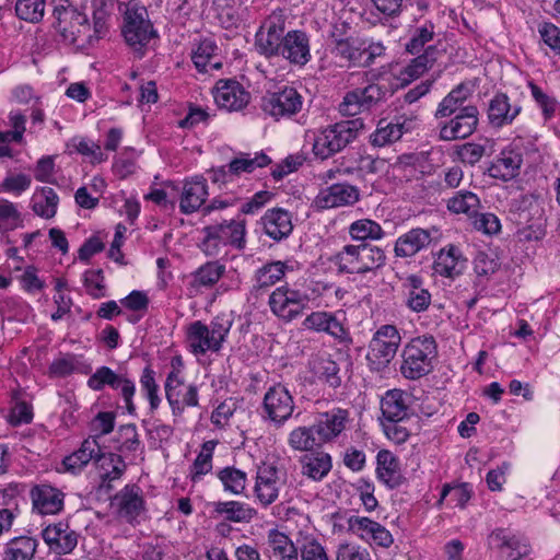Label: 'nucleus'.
<instances>
[{
    "label": "nucleus",
    "instance_id": "obj_1",
    "mask_svg": "<svg viewBox=\"0 0 560 560\" xmlns=\"http://www.w3.org/2000/svg\"><path fill=\"white\" fill-rule=\"evenodd\" d=\"M55 27L71 44L91 46L108 34V0H93V24L86 14L70 4L68 0H52Z\"/></svg>",
    "mask_w": 560,
    "mask_h": 560
},
{
    "label": "nucleus",
    "instance_id": "obj_2",
    "mask_svg": "<svg viewBox=\"0 0 560 560\" xmlns=\"http://www.w3.org/2000/svg\"><path fill=\"white\" fill-rule=\"evenodd\" d=\"M405 49L417 57L402 71V84L419 78L445 51L439 34L435 32V24L430 20L418 22L409 27Z\"/></svg>",
    "mask_w": 560,
    "mask_h": 560
},
{
    "label": "nucleus",
    "instance_id": "obj_3",
    "mask_svg": "<svg viewBox=\"0 0 560 560\" xmlns=\"http://www.w3.org/2000/svg\"><path fill=\"white\" fill-rule=\"evenodd\" d=\"M330 261L337 267L339 273L364 275L382 268L386 262L385 252L368 243L346 245L335 254Z\"/></svg>",
    "mask_w": 560,
    "mask_h": 560
},
{
    "label": "nucleus",
    "instance_id": "obj_4",
    "mask_svg": "<svg viewBox=\"0 0 560 560\" xmlns=\"http://www.w3.org/2000/svg\"><path fill=\"white\" fill-rule=\"evenodd\" d=\"M436 355L438 346L432 336L412 338L401 352L400 372L408 380H418L432 371Z\"/></svg>",
    "mask_w": 560,
    "mask_h": 560
},
{
    "label": "nucleus",
    "instance_id": "obj_5",
    "mask_svg": "<svg viewBox=\"0 0 560 560\" xmlns=\"http://www.w3.org/2000/svg\"><path fill=\"white\" fill-rule=\"evenodd\" d=\"M363 127L364 124L360 118L328 126L316 135L313 144L314 154L322 160L330 158L351 143Z\"/></svg>",
    "mask_w": 560,
    "mask_h": 560
},
{
    "label": "nucleus",
    "instance_id": "obj_6",
    "mask_svg": "<svg viewBox=\"0 0 560 560\" xmlns=\"http://www.w3.org/2000/svg\"><path fill=\"white\" fill-rule=\"evenodd\" d=\"M401 341L400 334L394 325H382L370 340L365 355L368 366L373 372L385 371L393 359Z\"/></svg>",
    "mask_w": 560,
    "mask_h": 560
},
{
    "label": "nucleus",
    "instance_id": "obj_7",
    "mask_svg": "<svg viewBox=\"0 0 560 560\" xmlns=\"http://www.w3.org/2000/svg\"><path fill=\"white\" fill-rule=\"evenodd\" d=\"M205 238L201 243V249L207 256H217L221 247L232 246L236 249H243L246 245L245 222L234 221L209 225L203 229Z\"/></svg>",
    "mask_w": 560,
    "mask_h": 560
},
{
    "label": "nucleus",
    "instance_id": "obj_8",
    "mask_svg": "<svg viewBox=\"0 0 560 560\" xmlns=\"http://www.w3.org/2000/svg\"><path fill=\"white\" fill-rule=\"evenodd\" d=\"M310 298L305 292L288 284L277 288L269 295L268 305L273 315L289 323L301 316L308 306Z\"/></svg>",
    "mask_w": 560,
    "mask_h": 560
},
{
    "label": "nucleus",
    "instance_id": "obj_9",
    "mask_svg": "<svg viewBox=\"0 0 560 560\" xmlns=\"http://www.w3.org/2000/svg\"><path fill=\"white\" fill-rule=\"evenodd\" d=\"M387 88L380 84H369L365 88H357L349 91L339 104V112L343 116H355L364 112H371L385 102Z\"/></svg>",
    "mask_w": 560,
    "mask_h": 560
},
{
    "label": "nucleus",
    "instance_id": "obj_10",
    "mask_svg": "<svg viewBox=\"0 0 560 560\" xmlns=\"http://www.w3.org/2000/svg\"><path fill=\"white\" fill-rule=\"evenodd\" d=\"M295 409L293 396L285 386L278 383L268 388L262 399V417L281 428Z\"/></svg>",
    "mask_w": 560,
    "mask_h": 560
},
{
    "label": "nucleus",
    "instance_id": "obj_11",
    "mask_svg": "<svg viewBox=\"0 0 560 560\" xmlns=\"http://www.w3.org/2000/svg\"><path fill=\"white\" fill-rule=\"evenodd\" d=\"M122 35L126 43L132 47L136 52H139V56L141 57L143 55V47L155 35L153 26L148 20V12L144 8H128L126 10Z\"/></svg>",
    "mask_w": 560,
    "mask_h": 560
},
{
    "label": "nucleus",
    "instance_id": "obj_12",
    "mask_svg": "<svg viewBox=\"0 0 560 560\" xmlns=\"http://www.w3.org/2000/svg\"><path fill=\"white\" fill-rule=\"evenodd\" d=\"M88 386L96 392L104 389L105 386H109L115 390L119 389L127 411L135 413L136 407L132 402V397L136 393V386L126 375L118 374L108 366H101L89 377Z\"/></svg>",
    "mask_w": 560,
    "mask_h": 560
},
{
    "label": "nucleus",
    "instance_id": "obj_13",
    "mask_svg": "<svg viewBox=\"0 0 560 560\" xmlns=\"http://www.w3.org/2000/svg\"><path fill=\"white\" fill-rule=\"evenodd\" d=\"M285 21L280 14H272L256 33L255 46L266 58L280 57L284 40Z\"/></svg>",
    "mask_w": 560,
    "mask_h": 560
},
{
    "label": "nucleus",
    "instance_id": "obj_14",
    "mask_svg": "<svg viewBox=\"0 0 560 560\" xmlns=\"http://www.w3.org/2000/svg\"><path fill=\"white\" fill-rule=\"evenodd\" d=\"M303 106V96L292 86H284L282 90L269 93L262 97V110L279 119L291 117L298 114Z\"/></svg>",
    "mask_w": 560,
    "mask_h": 560
},
{
    "label": "nucleus",
    "instance_id": "obj_15",
    "mask_svg": "<svg viewBox=\"0 0 560 560\" xmlns=\"http://www.w3.org/2000/svg\"><path fill=\"white\" fill-rule=\"evenodd\" d=\"M303 326L306 329L328 334L341 343L350 345L352 342L349 330L335 313L322 311L312 312L304 319Z\"/></svg>",
    "mask_w": 560,
    "mask_h": 560
},
{
    "label": "nucleus",
    "instance_id": "obj_16",
    "mask_svg": "<svg viewBox=\"0 0 560 560\" xmlns=\"http://www.w3.org/2000/svg\"><path fill=\"white\" fill-rule=\"evenodd\" d=\"M477 124V107L467 105L465 108H462L454 118L440 127V139L444 141L465 139L474 133Z\"/></svg>",
    "mask_w": 560,
    "mask_h": 560
},
{
    "label": "nucleus",
    "instance_id": "obj_17",
    "mask_svg": "<svg viewBox=\"0 0 560 560\" xmlns=\"http://www.w3.org/2000/svg\"><path fill=\"white\" fill-rule=\"evenodd\" d=\"M349 411L342 408H332L318 415L313 424L318 441L327 443L338 438L349 423Z\"/></svg>",
    "mask_w": 560,
    "mask_h": 560
},
{
    "label": "nucleus",
    "instance_id": "obj_18",
    "mask_svg": "<svg viewBox=\"0 0 560 560\" xmlns=\"http://www.w3.org/2000/svg\"><path fill=\"white\" fill-rule=\"evenodd\" d=\"M213 97L220 108L240 110L249 102V93L235 80H220L213 89Z\"/></svg>",
    "mask_w": 560,
    "mask_h": 560
},
{
    "label": "nucleus",
    "instance_id": "obj_19",
    "mask_svg": "<svg viewBox=\"0 0 560 560\" xmlns=\"http://www.w3.org/2000/svg\"><path fill=\"white\" fill-rule=\"evenodd\" d=\"M360 199L359 189L347 183L334 184L322 189L315 198V203L320 209L352 206Z\"/></svg>",
    "mask_w": 560,
    "mask_h": 560
},
{
    "label": "nucleus",
    "instance_id": "obj_20",
    "mask_svg": "<svg viewBox=\"0 0 560 560\" xmlns=\"http://www.w3.org/2000/svg\"><path fill=\"white\" fill-rule=\"evenodd\" d=\"M280 56L290 63L304 66L311 60L310 38L300 30L289 31L282 43Z\"/></svg>",
    "mask_w": 560,
    "mask_h": 560
},
{
    "label": "nucleus",
    "instance_id": "obj_21",
    "mask_svg": "<svg viewBox=\"0 0 560 560\" xmlns=\"http://www.w3.org/2000/svg\"><path fill=\"white\" fill-rule=\"evenodd\" d=\"M33 512L40 515H54L63 506V493L48 485L35 486L31 490Z\"/></svg>",
    "mask_w": 560,
    "mask_h": 560
},
{
    "label": "nucleus",
    "instance_id": "obj_22",
    "mask_svg": "<svg viewBox=\"0 0 560 560\" xmlns=\"http://www.w3.org/2000/svg\"><path fill=\"white\" fill-rule=\"evenodd\" d=\"M208 197L207 182L202 177H194L190 180H185L180 200L179 209L184 214H190L201 208Z\"/></svg>",
    "mask_w": 560,
    "mask_h": 560
},
{
    "label": "nucleus",
    "instance_id": "obj_23",
    "mask_svg": "<svg viewBox=\"0 0 560 560\" xmlns=\"http://www.w3.org/2000/svg\"><path fill=\"white\" fill-rule=\"evenodd\" d=\"M187 342L191 352L196 355L205 354L207 351L218 352L221 345L211 335L208 325L200 320L194 322L187 329Z\"/></svg>",
    "mask_w": 560,
    "mask_h": 560
},
{
    "label": "nucleus",
    "instance_id": "obj_24",
    "mask_svg": "<svg viewBox=\"0 0 560 560\" xmlns=\"http://www.w3.org/2000/svg\"><path fill=\"white\" fill-rule=\"evenodd\" d=\"M261 221L265 233L277 242L287 238L293 230L291 214L281 208L267 210Z\"/></svg>",
    "mask_w": 560,
    "mask_h": 560
},
{
    "label": "nucleus",
    "instance_id": "obj_25",
    "mask_svg": "<svg viewBox=\"0 0 560 560\" xmlns=\"http://www.w3.org/2000/svg\"><path fill=\"white\" fill-rule=\"evenodd\" d=\"M310 370L323 384L332 389L339 388L342 383L339 364L330 355H317L310 361Z\"/></svg>",
    "mask_w": 560,
    "mask_h": 560
},
{
    "label": "nucleus",
    "instance_id": "obj_26",
    "mask_svg": "<svg viewBox=\"0 0 560 560\" xmlns=\"http://www.w3.org/2000/svg\"><path fill=\"white\" fill-rule=\"evenodd\" d=\"M432 241L431 232L424 229H411L400 235L395 244V255L398 257H411L427 247Z\"/></svg>",
    "mask_w": 560,
    "mask_h": 560
},
{
    "label": "nucleus",
    "instance_id": "obj_27",
    "mask_svg": "<svg viewBox=\"0 0 560 560\" xmlns=\"http://www.w3.org/2000/svg\"><path fill=\"white\" fill-rule=\"evenodd\" d=\"M78 534L71 527H44L43 538L58 555L71 552L78 545Z\"/></svg>",
    "mask_w": 560,
    "mask_h": 560
},
{
    "label": "nucleus",
    "instance_id": "obj_28",
    "mask_svg": "<svg viewBox=\"0 0 560 560\" xmlns=\"http://www.w3.org/2000/svg\"><path fill=\"white\" fill-rule=\"evenodd\" d=\"M95 464L100 470L101 486L107 489L112 488L110 482L119 479L127 468L120 455L112 452L103 453L102 450L95 458Z\"/></svg>",
    "mask_w": 560,
    "mask_h": 560
},
{
    "label": "nucleus",
    "instance_id": "obj_29",
    "mask_svg": "<svg viewBox=\"0 0 560 560\" xmlns=\"http://www.w3.org/2000/svg\"><path fill=\"white\" fill-rule=\"evenodd\" d=\"M522 163L523 156L520 151L515 149L503 150L495 162H492V178L506 182L516 177Z\"/></svg>",
    "mask_w": 560,
    "mask_h": 560
},
{
    "label": "nucleus",
    "instance_id": "obj_30",
    "mask_svg": "<svg viewBox=\"0 0 560 560\" xmlns=\"http://www.w3.org/2000/svg\"><path fill=\"white\" fill-rule=\"evenodd\" d=\"M381 411L386 422H401L408 416L405 394L400 389H390L381 399Z\"/></svg>",
    "mask_w": 560,
    "mask_h": 560
},
{
    "label": "nucleus",
    "instance_id": "obj_31",
    "mask_svg": "<svg viewBox=\"0 0 560 560\" xmlns=\"http://www.w3.org/2000/svg\"><path fill=\"white\" fill-rule=\"evenodd\" d=\"M376 462L377 477L389 488L398 487L402 481V477L399 471L397 457L392 452L382 450L377 453Z\"/></svg>",
    "mask_w": 560,
    "mask_h": 560
},
{
    "label": "nucleus",
    "instance_id": "obj_32",
    "mask_svg": "<svg viewBox=\"0 0 560 560\" xmlns=\"http://www.w3.org/2000/svg\"><path fill=\"white\" fill-rule=\"evenodd\" d=\"M422 284V279L415 275L409 276L405 282L406 305L417 313L427 311L431 304V294Z\"/></svg>",
    "mask_w": 560,
    "mask_h": 560
},
{
    "label": "nucleus",
    "instance_id": "obj_33",
    "mask_svg": "<svg viewBox=\"0 0 560 560\" xmlns=\"http://www.w3.org/2000/svg\"><path fill=\"white\" fill-rule=\"evenodd\" d=\"M255 492L264 504H271L278 498L277 470L272 466L260 468L257 474Z\"/></svg>",
    "mask_w": 560,
    "mask_h": 560
},
{
    "label": "nucleus",
    "instance_id": "obj_34",
    "mask_svg": "<svg viewBox=\"0 0 560 560\" xmlns=\"http://www.w3.org/2000/svg\"><path fill=\"white\" fill-rule=\"evenodd\" d=\"M460 250L454 245L442 248L433 262L434 272L448 278L460 275Z\"/></svg>",
    "mask_w": 560,
    "mask_h": 560
},
{
    "label": "nucleus",
    "instance_id": "obj_35",
    "mask_svg": "<svg viewBox=\"0 0 560 560\" xmlns=\"http://www.w3.org/2000/svg\"><path fill=\"white\" fill-rule=\"evenodd\" d=\"M271 163V159L261 152H256L254 156L250 153L240 152L229 163V171L234 177L242 173H252L256 168L265 167Z\"/></svg>",
    "mask_w": 560,
    "mask_h": 560
},
{
    "label": "nucleus",
    "instance_id": "obj_36",
    "mask_svg": "<svg viewBox=\"0 0 560 560\" xmlns=\"http://www.w3.org/2000/svg\"><path fill=\"white\" fill-rule=\"evenodd\" d=\"M100 451L101 446L96 438L85 439L77 452L63 459V465L67 470L75 471L77 469L85 466L90 460H95Z\"/></svg>",
    "mask_w": 560,
    "mask_h": 560
},
{
    "label": "nucleus",
    "instance_id": "obj_37",
    "mask_svg": "<svg viewBox=\"0 0 560 560\" xmlns=\"http://www.w3.org/2000/svg\"><path fill=\"white\" fill-rule=\"evenodd\" d=\"M37 546V539L33 537H15L7 544L2 560H33Z\"/></svg>",
    "mask_w": 560,
    "mask_h": 560
},
{
    "label": "nucleus",
    "instance_id": "obj_38",
    "mask_svg": "<svg viewBox=\"0 0 560 560\" xmlns=\"http://www.w3.org/2000/svg\"><path fill=\"white\" fill-rule=\"evenodd\" d=\"M217 50V44L210 38L199 43L191 55L192 62L199 72H208L209 69L218 70L221 68V62L214 60Z\"/></svg>",
    "mask_w": 560,
    "mask_h": 560
},
{
    "label": "nucleus",
    "instance_id": "obj_39",
    "mask_svg": "<svg viewBox=\"0 0 560 560\" xmlns=\"http://www.w3.org/2000/svg\"><path fill=\"white\" fill-rule=\"evenodd\" d=\"M58 202V195L52 188L42 187L32 197V209L37 215L51 219L57 212Z\"/></svg>",
    "mask_w": 560,
    "mask_h": 560
},
{
    "label": "nucleus",
    "instance_id": "obj_40",
    "mask_svg": "<svg viewBox=\"0 0 560 560\" xmlns=\"http://www.w3.org/2000/svg\"><path fill=\"white\" fill-rule=\"evenodd\" d=\"M254 511L246 504L230 501L214 503L212 514L215 517H222L223 521L247 523L252 520Z\"/></svg>",
    "mask_w": 560,
    "mask_h": 560
},
{
    "label": "nucleus",
    "instance_id": "obj_41",
    "mask_svg": "<svg viewBox=\"0 0 560 560\" xmlns=\"http://www.w3.org/2000/svg\"><path fill=\"white\" fill-rule=\"evenodd\" d=\"M520 112L521 106L511 105L506 94H495L494 98H492V127L512 124Z\"/></svg>",
    "mask_w": 560,
    "mask_h": 560
},
{
    "label": "nucleus",
    "instance_id": "obj_42",
    "mask_svg": "<svg viewBox=\"0 0 560 560\" xmlns=\"http://www.w3.org/2000/svg\"><path fill=\"white\" fill-rule=\"evenodd\" d=\"M331 469V457L327 453L306 455L302 460V472L313 480H322Z\"/></svg>",
    "mask_w": 560,
    "mask_h": 560
},
{
    "label": "nucleus",
    "instance_id": "obj_43",
    "mask_svg": "<svg viewBox=\"0 0 560 560\" xmlns=\"http://www.w3.org/2000/svg\"><path fill=\"white\" fill-rule=\"evenodd\" d=\"M288 269V266L283 261H271L265 264L255 272V289L261 290L275 285L280 281Z\"/></svg>",
    "mask_w": 560,
    "mask_h": 560
},
{
    "label": "nucleus",
    "instance_id": "obj_44",
    "mask_svg": "<svg viewBox=\"0 0 560 560\" xmlns=\"http://www.w3.org/2000/svg\"><path fill=\"white\" fill-rule=\"evenodd\" d=\"M224 272V265L220 264L218 260L208 261L192 272L191 284L196 288H211L221 279Z\"/></svg>",
    "mask_w": 560,
    "mask_h": 560
},
{
    "label": "nucleus",
    "instance_id": "obj_45",
    "mask_svg": "<svg viewBox=\"0 0 560 560\" xmlns=\"http://www.w3.org/2000/svg\"><path fill=\"white\" fill-rule=\"evenodd\" d=\"M91 368L83 364L74 354H65L55 359L49 365V374L66 377L72 373H89Z\"/></svg>",
    "mask_w": 560,
    "mask_h": 560
},
{
    "label": "nucleus",
    "instance_id": "obj_46",
    "mask_svg": "<svg viewBox=\"0 0 560 560\" xmlns=\"http://www.w3.org/2000/svg\"><path fill=\"white\" fill-rule=\"evenodd\" d=\"M402 135V124L386 122L385 120H381L376 130L371 135V143L374 147H384L399 140Z\"/></svg>",
    "mask_w": 560,
    "mask_h": 560
},
{
    "label": "nucleus",
    "instance_id": "obj_47",
    "mask_svg": "<svg viewBox=\"0 0 560 560\" xmlns=\"http://www.w3.org/2000/svg\"><path fill=\"white\" fill-rule=\"evenodd\" d=\"M364 51V43L351 36L331 48L335 57L348 62H359Z\"/></svg>",
    "mask_w": 560,
    "mask_h": 560
},
{
    "label": "nucleus",
    "instance_id": "obj_48",
    "mask_svg": "<svg viewBox=\"0 0 560 560\" xmlns=\"http://www.w3.org/2000/svg\"><path fill=\"white\" fill-rule=\"evenodd\" d=\"M499 549L502 560L526 559L532 551L528 540L520 537L504 539Z\"/></svg>",
    "mask_w": 560,
    "mask_h": 560
},
{
    "label": "nucleus",
    "instance_id": "obj_49",
    "mask_svg": "<svg viewBox=\"0 0 560 560\" xmlns=\"http://www.w3.org/2000/svg\"><path fill=\"white\" fill-rule=\"evenodd\" d=\"M350 529L372 547L388 548L394 542L393 535L386 527H350Z\"/></svg>",
    "mask_w": 560,
    "mask_h": 560
},
{
    "label": "nucleus",
    "instance_id": "obj_50",
    "mask_svg": "<svg viewBox=\"0 0 560 560\" xmlns=\"http://www.w3.org/2000/svg\"><path fill=\"white\" fill-rule=\"evenodd\" d=\"M119 498L120 513L128 517V522H131L143 509V499L139 493V488L126 487Z\"/></svg>",
    "mask_w": 560,
    "mask_h": 560
},
{
    "label": "nucleus",
    "instance_id": "obj_51",
    "mask_svg": "<svg viewBox=\"0 0 560 560\" xmlns=\"http://www.w3.org/2000/svg\"><path fill=\"white\" fill-rule=\"evenodd\" d=\"M351 237L365 243L368 240H381L384 231L381 225L370 219H362L353 222L349 228Z\"/></svg>",
    "mask_w": 560,
    "mask_h": 560
},
{
    "label": "nucleus",
    "instance_id": "obj_52",
    "mask_svg": "<svg viewBox=\"0 0 560 560\" xmlns=\"http://www.w3.org/2000/svg\"><path fill=\"white\" fill-rule=\"evenodd\" d=\"M322 444L318 441L314 427H299L289 434V445L295 451H310Z\"/></svg>",
    "mask_w": 560,
    "mask_h": 560
},
{
    "label": "nucleus",
    "instance_id": "obj_53",
    "mask_svg": "<svg viewBox=\"0 0 560 560\" xmlns=\"http://www.w3.org/2000/svg\"><path fill=\"white\" fill-rule=\"evenodd\" d=\"M46 0H16V16L30 23H38L45 13Z\"/></svg>",
    "mask_w": 560,
    "mask_h": 560
},
{
    "label": "nucleus",
    "instance_id": "obj_54",
    "mask_svg": "<svg viewBox=\"0 0 560 560\" xmlns=\"http://www.w3.org/2000/svg\"><path fill=\"white\" fill-rule=\"evenodd\" d=\"M224 490L234 494H240L245 489L246 474L235 467H225L218 474Z\"/></svg>",
    "mask_w": 560,
    "mask_h": 560
},
{
    "label": "nucleus",
    "instance_id": "obj_55",
    "mask_svg": "<svg viewBox=\"0 0 560 560\" xmlns=\"http://www.w3.org/2000/svg\"><path fill=\"white\" fill-rule=\"evenodd\" d=\"M471 489L467 483L450 486L445 485L442 489L439 503L444 501L447 504L464 508L466 502L470 499Z\"/></svg>",
    "mask_w": 560,
    "mask_h": 560
},
{
    "label": "nucleus",
    "instance_id": "obj_56",
    "mask_svg": "<svg viewBox=\"0 0 560 560\" xmlns=\"http://www.w3.org/2000/svg\"><path fill=\"white\" fill-rule=\"evenodd\" d=\"M479 207V198L470 192H459L447 202V209L454 213H466L470 217Z\"/></svg>",
    "mask_w": 560,
    "mask_h": 560
},
{
    "label": "nucleus",
    "instance_id": "obj_57",
    "mask_svg": "<svg viewBox=\"0 0 560 560\" xmlns=\"http://www.w3.org/2000/svg\"><path fill=\"white\" fill-rule=\"evenodd\" d=\"M183 384L184 382L176 371H172L166 377L165 395L174 415L183 412V406L179 400Z\"/></svg>",
    "mask_w": 560,
    "mask_h": 560
},
{
    "label": "nucleus",
    "instance_id": "obj_58",
    "mask_svg": "<svg viewBox=\"0 0 560 560\" xmlns=\"http://www.w3.org/2000/svg\"><path fill=\"white\" fill-rule=\"evenodd\" d=\"M21 214L16 207L9 200L0 198V231L13 230Z\"/></svg>",
    "mask_w": 560,
    "mask_h": 560
},
{
    "label": "nucleus",
    "instance_id": "obj_59",
    "mask_svg": "<svg viewBox=\"0 0 560 560\" xmlns=\"http://www.w3.org/2000/svg\"><path fill=\"white\" fill-rule=\"evenodd\" d=\"M232 325V316L230 314L221 313L211 320L208 328H210L211 335H213V337L222 346L231 330Z\"/></svg>",
    "mask_w": 560,
    "mask_h": 560
},
{
    "label": "nucleus",
    "instance_id": "obj_60",
    "mask_svg": "<svg viewBox=\"0 0 560 560\" xmlns=\"http://www.w3.org/2000/svg\"><path fill=\"white\" fill-rule=\"evenodd\" d=\"M121 444L119 452H136L140 447V439L135 424H124L118 430Z\"/></svg>",
    "mask_w": 560,
    "mask_h": 560
},
{
    "label": "nucleus",
    "instance_id": "obj_61",
    "mask_svg": "<svg viewBox=\"0 0 560 560\" xmlns=\"http://www.w3.org/2000/svg\"><path fill=\"white\" fill-rule=\"evenodd\" d=\"M530 92L533 98L539 105L542 110L545 119H550L553 117L557 109V101L547 95L538 85L534 83H529Z\"/></svg>",
    "mask_w": 560,
    "mask_h": 560
},
{
    "label": "nucleus",
    "instance_id": "obj_62",
    "mask_svg": "<svg viewBox=\"0 0 560 560\" xmlns=\"http://www.w3.org/2000/svg\"><path fill=\"white\" fill-rule=\"evenodd\" d=\"M84 285L92 298L100 299L104 296L105 285L103 270H86L84 272Z\"/></svg>",
    "mask_w": 560,
    "mask_h": 560
},
{
    "label": "nucleus",
    "instance_id": "obj_63",
    "mask_svg": "<svg viewBox=\"0 0 560 560\" xmlns=\"http://www.w3.org/2000/svg\"><path fill=\"white\" fill-rule=\"evenodd\" d=\"M336 560H372V557L366 549L351 542H345L338 546Z\"/></svg>",
    "mask_w": 560,
    "mask_h": 560
},
{
    "label": "nucleus",
    "instance_id": "obj_64",
    "mask_svg": "<svg viewBox=\"0 0 560 560\" xmlns=\"http://www.w3.org/2000/svg\"><path fill=\"white\" fill-rule=\"evenodd\" d=\"M141 388L145 392L147 397L150 401L151 409H156L161 402L158 396V385L154 380V372L150 368H145L141 375Z\"/></svg>",
    "mask_w": 560,
    "mask_h": 560
}]
</instances>
